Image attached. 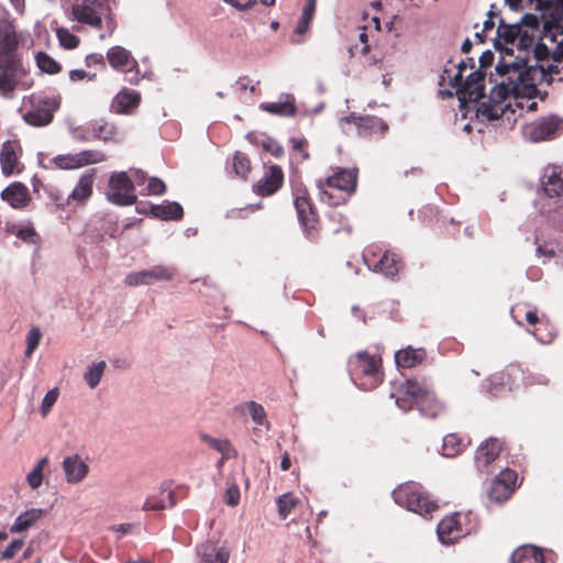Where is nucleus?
Here are the masks:
<instances>
[{
  "instance_id": "nucleus-1",
  "label": "nucleus",
  "mask_w": 563,
  "mask_h": 563,
  "mask_svg": "<svg viewBox=\"0 0 563 563\" xmlns=\"http://www.w3.org/2000/svg\"><path fill=\"white\" fill-rule=\"evenodd\" d=\"M496 70L504 77L498 84L500 98L509 95L534 98L538 92V85L549 81L552 74L559 73L558 65H528L526 59L516 60L511 64L498 63Z\"/></svg>"
},
{
  "instance_id": "nucleus-2",
  "label": "nucleus",
  "mask_w": 563,
  "mask_h": 563,
  "mask_svg": "<svg viewBox=\"0 0 563 563\" xmlns=\"http://www.w3.org/2000/svg\"><path fill=\"white\" fill-rule=\"evenodd\" d=\"M357 168H338L332 175L317 180L320 200L330 206H340L356 191Z\"/></svg>"
},
{
  "instance_id": "nucleus-3",
  "label": "nucleus",
  "mask_w": 563,
  "mask_h": 563,
  "mask_svg": "<svg viewBox=\"0 0 563 563\" xmlns=\"http://www.w3.org/2000/svg\"><path fill=\"white\" fill-rule=\"evenodd\" d=\"M33 86L29 68L22 57L0 58V96L13 99L15 91L27 90Z\"/></svg>"
},
{
  "instance_id": "nucleus-4",
  "label": "nucleus",
  "mask_w": 563,
  "mask_h": 563,
  "mask_svg": "<svg viewBox=\"0 0 563 563\" xmlns=\"http://www.w3.org/2000/svg\"><path fill=\"white\" fill-rule=\"evenodd\" d=\"M71 15L75 21L95 29L101 27L104 18L109 36L117 29V22L108 0H76L71 5Z\"/></svg>"
},
{
  "instance_id": "nucleus-5",
  "label": "nucleus",
  "mask_w": 563,
  "mask_h": 563,
  "mask_svg": "<svg viewBox=\"0 0 563 563\" xmlns=\"http://www.w3.org/2000/svg\"><path fill=\"white\" fill-rule=\"evenodd\" d=\"M60 96L32 93L23 99L21 111L23 120L31 126L42 128L51 124L55 112L60 108Z\"/></svg>"
},
{
  "instance_id": "nucleus-6",
  "label": "nucleus",
  "mask_w": 563,
  "mask_h": 563,
  "mask_svg": "<svg viewBox=\"0 0 563 563\" xmlns=\"http://www.w3.org/2000/svg\"><path fill=\"white\" fill-rule=\"evenodd\" d=\"M479 520L473 511H459L444 517L437 528L441 543L452 544L460 539L477 532Z\"/></svg>"
},
{
  "instance_id": "nucleus-7",
  "label": "nucleus",
  "mask_w": 563,
  "mask_h": 563,
  "mask_svg": "<svg viewBox=\"0 0 563 563\" xmlns=\"http://www.w3.org/2000/svg\"><path fill=\"white\" fill-rule=\"evenodd\" d=\"M363 261L371 271L379 273L390 280H396L405 267L400 254L378 244H369L365 247Z\"/></svg>"
},
{
  "instance_id": "nucleus-8",
  "label": "nucleus",
  "mask_w": 563,
  "mask_h": 563,
  "mask_svg": "<svg viewBox=\"0 0 563 563\" xmlns=\"http://www.w3.org/2000/svg\"><path fill=\"white\" fill-rule=\"evenodd\" d=\"M349 368L355 384L364 390L377 387L383 380L382 358L367 352H358L352 356Z\"/></svg>"
},
{
  "instance_id": "nucleus-9",
  "label": "nucleus",
  "mask_w": 563,
  "mask_h": 563,
  "mask_svg": "<svg viewBox=\"0 0 563 563\" xmlns=\"http://www.w3.org/2000/svg\"><path fill=\"white\" fill-rule=\"evenodd\" d=\"M393 498L397 505L421 516L431 515L439 508L437 501L430 499L424 488L415 482L399 485L394 489Z\"/></svg>"
},
{
  "instance_id": "nucleus-10",
  "label": "nucleus",
  "mask_w": 563,
  "mask_h": 563,
  "mask_svg": "<svg viewBox=\"0 0 563 563\" xmlns=\"http://www.w3.org/2000/svg\"><path fill=\"white\" fill-rule=\"evenodd\" d=\"M292 195L298 221L308 238L314 239L319 232V216L317 208L305 187H295Z\"/></svg>"
},
{
  "instance_id": "nucleus-11",
  "label": "nucleus",
  "mask_w": 563,
  "mask_h": 563,
  "mask_svg": "<svg viewBox=\"0 0 563 563\" xmlns=\"http://www.w3.org/2000/svg\"><path fill=\"white\" fill-rule=\"evenodd\" d=\"M134 184L125 172L113 173L109 178L107 198L118 206H132L136 202Z\"/></svg>"
},
{
  "instance_id": "nucleus-12",
  "label": "nucleus",
  "mask_w": 563,
  "mask_h": 563,
  "mask_svg": "<svg viewBox=\"0 0 563 563\" xmlns=\"http://www.w3.org/2000/svg\"><path fill=\"white\" fill-rule=\"evenodd\" d=\"M430 389V385L424 380L406 379L398 386L396 394H393V396H395L396 404L401 410L409 411L417 406L419 400H421Z\"/></svg>"
},
{
  "instance_id": "nucleus-13",
  "label": "nucleus",
  "mask_w": 563,
  "mask_h": 563,
  "mask_svg": "<svg viewBox=\"0 0 563 563\" xmlns=\"http://www.w3.org/2000/svg\"><path fill=\"white\" fill-rule=\"evenodd\" d=\"M561 132H563V119L554 114L539 118L526 128L527 135L533 142L554 139Z\"/></svg>"
},
{
  "instance_id": "nucleus-14",
  "label": "nucleus",
  "mask_w": 563,
  "mask_h": 563,
  "mask_svg": "<svg viewBox=\"0 0 563 563\" xmlns=\"http://www.w3.org/2000/svg\"><path fill=\"white\" fill-rule=\"evenodd\" d=\"M518 474L510 468L503 470L492 482L487 492L490 501L503 504L510 498L515 492Z\"/></svg>"
},
{
  "instance_id": "nucleus-15",
  "label": "nucleus",
  "mask_w": 563,
  "mask_h": 563,
  "mask_svg": "<svg viewBox=\"0 0 563 563\" xmlns=\"http://www.w3.org/2000/svg\"><path fill=\"white\" fill-rule=\"evenodd\" d=\"M106 161V155L99 150H84L75 154L56 156L53 162L60 169H77Z\"/></svg>"
},
{
  "instance_id": "nucleus-16",
  "label": "nucleus",
  "mask_w": 563,
  "mask_h": 563,
  "mask_svg": "<svg viewBox=\"0 0 563 563\" xmlns=\"http://www.w3.org/2000/svg\"><path fill=\"white\" fill-rule=\"evenodd\" d=\"M485 74L482 70L471 73L464 84H460L456 93L461 102H478L485 97Z\"/></svg>"
},
{
  "instance_id": "nucleus-17",
  "label": "nucleus",
  "mask_w": 563,
  "mask_h": 563,
  "mask_svg": "<svg viewBox=\"0 0 563 563\" xmlns=\"http://www.w3.org/2000/svg\"><path fill=\"white\" fill-rule=\"evenodd\" d=\"M284 184V172L278 165L265 167L262 178L253 185V191L261 196L267 197L276 194Z\"/></svg>"
},
{
  "instance_id": "nucleus-18",
  "label": "nucleus",
  "mask_w": 563,
  "mask_h": 563,
  "mask_svg": "<svg viewBox=\"0 0 563 563\" xmlns=\"http://www.w3.org/2000/svg\"><path fill=\"white\" fill-rule=\"evenodd\" d=\"M503 449V442L497 438L484 441L475 452L474 463L476 468L482 473L487 472V467L498 459Z\"/></svg>"
},
{
  "instance_id": "nucleus-19",
  "label": "nucleus",
  "mask_w": 563,
  "mask_h": 563,
  "mask_svg": "<svg viewBox=\"0 0 563 563\" xmlns=\"http://www.w3.org/2000/svg\"><path fill=\"white\" fill-rule=\"evenodd\" d=\"M20 145L14 141H5L0 152L1 170L4 176L20 174L23 165L20 162Z\"/></svg>"
},
{
  "instance_id": "nucleus-20",
  "label": "nucleus",
  "mask_w": 563,
  "mask_h": 563,
  "mask_svg": "<svg viewBox=\"0 0 563 563\" xmlns=\"http://www.w3.org/2000/svg\"><path fill=\"white\" fill-rule=\"evenodd\" d=\"M19 44L14 25L8 20L0 19V58L20 57Z\"/></svg>"
},
{
  "instance_id": "nucleus-21",
  "label": "nucleus",
  "mask_w": 563,
  "mask_h": 563,
  "mask_svg": "<svg viewBox=\"0 0 563 563\" xmlns=\"http://www.w3.org/2000/svg\"><path fill=\"white\" fill-rule=\"evenodd\" d=\"M346 121L354 123L362 136L384 135L388 131V124L383 119L374 115L356 117L351 114L346 118Z\"/></svg>"
},
{
  "instance_id": "nucleus-22",
  "label": "nucleus",
  "mask_w": 563,
  "mask_h": 563,
  "mask_svg": "<svg viewBox=\"0 0 563 563\" xmlns=\"http://www.w3.org/2000/svg\"><path fill=\"white\" fill-rule=\"evenodd\" d=\"M499 40H503L506 44H515L518 40V46L522 48H527L533 42L532 37L528 36L526 32H522L520 25H508L504 22V20H500L497 27L496 45L498 44Z\"/></svg>"
},
{
  "instance_id": "nucleus-23",
  "label": "nucleus",
  "mask_w": 563,
  "mask_h": 563,
  "mask_svg": "<svg viewBox=\"0 0 563 563\" xmlns=\"http://www.w3.org/2000/svg\"><path fill=\"white\" fill-rule=\"evenodd\" d=\"M62 465L66 481L69 484L82 482L89 473V466L78 454L66 456Z\"/></svg>"
},
{
  "instance_id": "nucleus-24",
  "label": "nucleus",
  "mask_w": 563,
  "mask_h": 563,
  "mask_svg": "<svg viewBox=\"0 0 563 563\" xmlns=\"http://www.w3.org/2000/svg\"><path fill=\"white\" fill-rule=\"evenodd\" d=\"M1 199L14 209H23L30 203L31 196L24 184L15 181L2 190Z\"/></svg>"
},
{
  "instance_id": "nucleus-25",
  "label": "nucleus",
  "mask_w": 563,
  "mask_h": 563,
  "mask_svg": "<svg viewBox=\"0 0 563 563\" xmlns=\"http://www.w3.org/2000/svg\"><path fill=\"white\" fill-rule=\"evenodd\" d=\"M505 98H500L498 93V85L494 87L492 90V95L488 98V100L482 101L478 106L477 111L486 117L488 120H497L501 118V115L505 112V109L507 108L506 104H504Z\"/></svg>"
},
{
  "instance_id": "nucleus-26",
  "label": "nucleus",
  "mask_w": 563,
  "mask_h": 563,
  "mask_svg": "<svg viewBox=\"0 0 563 563\" xmlns=\"http://www.w3.org/2000/svg\"><path fill=\"white\" fill-rule=\"evenodd\" d=\"M148 209L153 217L164 221H178L184 217V209L176 201H165L162 205L151 203Z\"/></svg>"
},
{
  "instance_id": "nucleus-27",
  "label": "nucleus",
  "mask_w": 563,
  "mask_h": 563,
  "mask_svg": "<svg viewBox=\"0 0 563 563\" xmlns=\"http://www.w3.org/2000/svg\"><path fill=\"white\" fill-rule=\"evenodd\" d=\"M107 59L110 66L117 70L136 67L137 60L122 46H113L107 52Z\"/></svg>"
},
{
  "instance_id": "nucleus-28",
  "label": "nucleus",
  "mask_w": 563,
  "mask_h": 563,
  "mask_svg": "<svg viewBox=\"0 0 563 563\" xmlns=\"http://www.w3.org/2000/svg\"><path fill=\"white\" fill-rule=\"evenodd\" d=\"M427 357V352L424 349H413L411 346H407L405 349L399 350L395 354V362L397 366L402 368H412L424 362Z\"/></svg>"
},
{
  "instance_id": "nucleus-29",
  "label": "nucleus",
  "mask_w": 563,
  "mask_h": 563,
  "mask_svg": "<svg viewBox=\"0 0 563 563\" xmlns=\"http://www.w3.org/2000/svg\"><path fill=\"white\" fill-rule=\"evenodd\" d=\"M176 504L174 493L167 488H161V490L156 494L150 495L142 509L145 511L148 510H165L167 508L174 507Z\"/></svg>"
},
{
  "instance_id": "nucleus-30",
  "label": "nucleus",
  "mask_w": 563,
  "mask_h": 563,
  "mask_svg": "<svg viewBox=\"0 0 563 563\" xmlns=\"http://www.w3.org/2000/svg\"><path fill=\"white\" fill-rule=\"evenodd\" d=\"M510 563H545V559L540 548L526 544L512 552Z\"/></svg>"
},
{
  "instance_id": "nucleus-31",
  "label": "nucleus",
  "mask_w": 563,
  "mask_h": 563,
  "mask_svg": "<svg viewBox=\"0 0 563 563\" xmlns=\"http://www.w3.org/2000/svg\"><path fill=\"white\" fill-rule=\"evenodd\" d=\"M96 177V169L82 174L69 198L76 201H85L92 195V186Z\"/></svg>"
},
{
  "instance_id": "nucleus-32",
  "label": "nucleus",
  "mask_w": 563,
  "mask_h": 563,
  "mask_svg": "<svg viewBox=\"0 0 563 563\" xmlns=\"http://www.w3.org/2000/svg\"><path fill=\"white\" fill-rule=\"evenodd\" d=\"M141 95L134 90H122L114 99V106L118 113H129L132 109L139 107Z\"/></svg>"
},
{
  "instance_id": "nucleus-33",
  "label": "nucleus",
  "mask_w": 563,
  "mask_h": 563,
  "mask_svg": "<svg viewBox=\"0 0 563 563\" xmlns=\"http://www.w3.org/2000/svg\"><path fill=\"white\" fill-rule=\"evenodd\" d=\"M417 409L428 418L438 417L444 409L443 404L437 398L432 389L417 404Z\"/></svg>"
},
{
  "instance_id": "nucleus-34",
  "label": "nucleus",
  "mask_w": 563,
  "mask_h": 563,
  "mask_svg": "<svg viewBox=\"0 0 563 563\" xmlns=\"http://www.w3.org/2000/svg\"><path fill=\"white\" fill-rule=\"evenodd\" d=\"M201 439L210 448L222 454L220 464H222L227 460L235 459L238 456V451L232 446L231 442L228 439H217L208 434H202Z\"/></svg>"
},
{
  "instance_id": "nucleus-35",
  "label": "nucleus",
  "mask_w": 563,
  "mask_h": 563,
  "mask_svg": "<svg viewBox=\"0 0 563 563\" xmlns=\"http://www.w3.org/2000/svg\"><path fill=\"white\" fill-rule=\"evenodd\" d=\"M261 109L280 117H294L297 112L295 100L290 96L285 101L262 103Z\"/></svg>"
},
{
  "instance_id": "nucleus-36",
  "label": "nucleus",
  "mask_w": 563,
  "mask_h": 563,
  "mask_svg": "<svg viewBox=\"0 0 563 563\" xmlns=\"http://www.w3.org/2000/svg\"><path fill=\"white\" fill-rule=\"evenodd\" d=\"M43 510L42 509H30L18 516L14 523L10 528V532L20 533L26 531L30 527H32L37 520L42 518Z\"/></svg>"
},
{
  "instance_id": "nucleus-37",
  "label": "nucleus",
  "mask_w": 563,
  "mask_h": 563,
  "mask_svg": "<svg viewBox=\"0 0 563 563\" xmlns=\"http://www.w3.org/2000/svg\"><path fill=\"white\" fill-rule=\"evenodd\" d=\"M229 558V550L213 544H206L200 551V563H228Z\"/></svg>"
},
{
  "instance_id": "nucleus-38",
  "label": "nucleus",
  "mask_w": 563,
  "mask_h": 563,
  "mask_svg": "<svg viewBox=\"0 0 563 563\" xmlns=\"http://www.w3.org/2000/svg\"><path fill=\"white\" fill-rule=\"evenodd\" d=\"M358 44H354L349 48L350 56L353 57L356 54H361L366 57V63L368 65H376L380 59L375 56H368L371 46L368 44V35L365 27H363L358 34Z\"/></svg>"
},
{
  "instance_id": "nucleus-39",
  "label": "nucleus",
  "mask_w": 563,
  "mask_h": 563,
  "mask_svg": "<svg viewBox=\"0 0 563 563\" xmlns=\"http://www.w3.org/2000/svg\"><path fill=\"white\" fill-rule=\"evenodd\" d=\"M543 189L549 197H556L563 202V173L553 170L544 181Z\"/></svg>"
},
{
  "instance_id": "nucleus-40",
  "label": "nucleus",
  "mask_w": 563,
  "mask_h": 563,
  "mask_svg": "<svg viewBox=\"0 0 563 563\" xmlns=\"http://www.w3.org/2000/svg\"><path fill=\"white\" fill-rule=\"evenodd\" d=\"M530 332L542 344L552 343L556 336L554 325L547 318L541 320Z\"/></svg>"
},
{
  "instance_id": "nucleus-41",
  "label": "nucleus",
  "mask_w": 563,
  "mask_h": 563,
  "mask_svg": "<svg viewBox=\"0 0 563 563\" xmlns=\"http://www.w3.org/2000/svg\"><path fill=\"white\" fill-rule=\"evenodd\" d=\"M465 448L466 444L463 439L456 433H450L443 438L442 451L444 456L454 457L461 454Z\"/></svg>"
},
{
  "instance_id": "nucleus-42",
  "label": "nucleus",
  "mask_w": 563,
  "mask_h": 563,
  "mask_svg": "<svg viewBox=\"0 0 563 563\" xmlns=\"http://www.w3.org/2000/svg\"><path fill=\"white\" fill-rule=\"evenodd\" d=\"M276 504L278 516L282 519H286L300 504V499L292 493H285L277 498Z\"/></svg>"
},
{
  "instance_id": "nucleus-43",
  "label": "nucleus",
  "mask_w": 563,
  "mask_h": 563,
  "mask_svg": "<svg viewBox=\"0 0 563 563\" xmlns=\"http://www.w3.org/2000/svg\"><path fill=\"white\" fill-rule=\"evenodd\" d=\"M144 271H145V275L150 282V285H152L156 282H161V280L169 282L174 278V276L176 274V268H174L172 266H164V265H156L150 269H144Z\"/></svg>"
},
{
  "instance_id": "nucleus-44",
  "label": "nucleus",
  "mask_w": 563,
  "mask_h": 563,
  "mask_svg": "<svg viewBox=\"0 0 563 563\" xmlns=\"http://www.w3.org/2000/svg\"><path fill=\"white\" fill-rule=\"evenodd\" d=\"M232 167L235 175L242 179H246L251 173V161L246 154L236 152L232 159Z\"/></svg>"
},
{
  "instance_id": "nucleus-45",
  "label": "nucleus",
  "mask_w": 563,
  "mask_h": 563,
  "mask_svg": "<svg viewBox=\"0 0 563 563\" xmlns=\"http://www.w3.org/2000/svg\"><path fill=\"white\" fill-rule=\"evenodd\" d=\"M92 136L101 141H110L117 135V128L113 123L97 122L92 125Z\"/></svg>"
},
{
  "instance_id": "nucleus-46",
  "label": "nucleus",
  "mask_w": 563,
  "mask_h": 563,
  "mask_svg": "<svg viewBox=\"0 0 563 563\" xmlns=\"http://www.w3.org/2000/svg\"><path fill=\"white\" fill-rule=\"evenodd\" d=\"M511 316L518 324H522L521 317L525 318L526 322L533 328L544 318H540L536 310H527L523 312V307L517 305L511 308Z\"/></svg>"
},
{
  "instance_id": "nucleus-47",
  "label": "nucleus",
  "mask_w": 563,
  "mask_h": 563,
  "mask_svg": "<svg viewBox=\"0 0 563 563\" xmlns=\"http://www.w3.org/2000/svg\"><path fill=\"white\" fill-rule=\"evenodd\" d=\"M35 59L38 68L44 73L54 75L62 70V66L45 52H38Z\"/></svg>"
},
{
  "instance_id": "nucleus-48",
  "label": "nucleus",
  "mask_w": 563,
  "mask_h": 563,
  "mask_svg": "<svg viewBox=\"0 0 563 563\" xmlns=\"http://www.w3.org/2000/svg\"><path fill=\"white\" fill-rule=\"evenodd\" d=\"M56 36L58 38L59 44L66 48V49H74L76 48L80 40L77 35L73 34L66 27H57L56 29Z\"/></svg>"
},
{
  "instance_id": "nucleus-49",
  "label": "nucleus",
  "mask_w": 563,
  "mask_h": 563,
  "mask_svg": "<svg viewBox=\"0 0 563 563\" xmlns=\"http://www.w3.org/2000/svg\"><path fill=\"white\" fill-rule=\"evenodd\" d=\"M48 463L47 457H42L32 472L26 476L27 484L31 488L36 489L42 485L43 482V470Z\"/></svg>"
},
{
  "instance_id": "nucleus-50",
  "label": "nucleus",
  "mask_w": 563,
  "mask_h": 563,
  "mask_svg": "<svg viewBox=\"0 0 563 563\" xmlns=\"http://www.w3.org/2000/svg\"><path fill=\"white\" fill-rule=\"evenodd\" d=\"M106 368V362L100 361L96 365L89 367L87 373L85 374V380L88 384L90 388H96L98 384L100 383V379L102 377V374Z\"/></svg>"
},
{
  "instance_id": "nucleus-51",
  "label": "nucleus",
  "mask_w": 563,
  "mask_h": 563,
  "mask_svg": "<svg viewBox=\"0 0 563 563\" xmlns=\"http://www.w3.org/2000/svg\"><path fill=\"white\" fill-rule=\"evenodd\" d=\"M243 406L246 408L254 423L263 426L266 422V411L261 404L247 401Z\"/></svg>"
},
{
  "instance_id": "nucleus-52",
  "label": "nucleus",
  "mask_w": 563,
  "mask_h": 563,
  "mask_svg": "<svg viewBox=\"0 0 563 563\" xmlns=\"http://www.w3.org/2000/svg\"><path fill=\"white\" fill-rule=\"evenodd\" d=\"M42 333L38 328H32L26 335V351L25 356L30 357L34 350L38 346Z\"/></svg>"
},
{
  "instance_id": "nucleus-53",
  "label": "nucleus",
  "mask_w": 563,
  "mask_h": 563,
  "mask_svg": "<svg viewBox=\"0 0 563 563\" xmlns=\"http://www.w3.org/2000/svg\"><path fill=\"white\" fill-rule=\"evenodd\" d=\"M124 283L128 286L150 285V282L145 275V271L133 272L128 274L124 279Z\"/></svg>"
},
{
  "instance_id": "nucleus-54",
  "label": "nucleus",
  "mask_w": 563,
  "mask_h": 563,
  "mask_svg": "<svg viewBox=\"0 0 563 563\" xmlns=\"http://www.w3.org/2000/svg\"><path fill=\"white\" fill-rule=\"evenodd\" d=\"M165 192L166 185L162 179L157 177H152L148 179L147 195L161 196L164 195Z\"/></svg>"
},
{
  "instance_id": "nucleus-55",
  "label": "nucleus",
  "mask_w": 563,
  "mask_h": 563,
  "mask_svg": "<svg viewBox=\"0 0 563 563\" xmlns=\"http://www.w3.org/2000/svg\"><path fill=\"white\" fill-rule=\"evenodd\" d=\"M24 541L22 539L13 540L2 552L1 560L13 559L16 553L22 549Z\"/></svg>"
},
{
  "instance_id": "nucleus-56",
  "label": "nucleus",
  "mask_w": 563,
  "mask_h": 563,
  "mask_svg": "<svg viewBox=\"0 0 563 563\" xmlns=\"http://www.w3.org/2000/svg\"><path fill=\"white\" fill-rule=\"evenodd\" d=\"M455 73L453 77H450V87H459L462 82L463 73L468 68L465 60H461L457 65H453Z\"/></svg>"
},
{
  "instance_id": "nucleus-57",
  "label": "nucleus",
  "mask_w": 563,
  "mask_h": 563,
  "mask_svg": "<svg viewBox=\"0 0 563 563\" xmlns=\"http://www.w3.org/2000/svg\"><path fill=\"white\" fill-rule=\"evenodd\" d=\"M455 73L453 77H450V87H459L462 82L463 73L468 68L465 60H461L457 65H453Z\"/></svg>"
},
{
  "instance_id": "nucleus-58",
  "label": "nucleus",
  "mask_w": 563,
  "mask_h": 563,
  "mask_svg": "<svg viewBox=\"0 0 563 563\" xmlns=\"http://www.w3.org/2000/svg\"><path fill=\"white\" fill-rule=\"evenodd\" d=\"M263 148L272 154L276 158H280L284 155L283 146L273 139H267L262 144Z\"/></svg>"
},
{
  "instance_id": "nucleus-59",
  "label": "nucleus",
  "mask_w": 563,
  "mask_h": 563,
  "mask_svg": "<svg viewBox=\"0 0 563 563\" xmlns=\"http://www.w3.org/2000/svg\"><path fill=\"white\" fill-rule=\"evenodd\" d=\"M16 236L26 243L35 244L38 240V235L33 227L21 228L16 232Z\"/></svg>"
},
{
  "instance_id": "nucleus-60",
  "label": "nucleus",
  "mask_w": 563,
  "mask_h": 563,
  "mask_svg": "<svg viewBox=\"0 0 563 563\" xmlns=\"http://www.w3.org/2000/svg\"><path fill=\"white\" fill-rule=\"evenodd\" d=\"M533 56L536 59V65H544V62H548L550 52L545 44L538 43L533 48Z\"/></svg>"
},
{
  "instance_id": "nucleus-61",
  "label": "nucleus",
  "mask_w": 563,
  "mask_h": 563,
  "mask_svg": "<svg viewBox=\"0 0 563 563\" xmlns=\"http://www.w3.org/2000/svg\"><path fill=\"white\" fill-rule=\"evenodd\" d=\"M57 397H58V391L57 389H52L49 390L43 401H42V406H41V410H42V413L43 415H46L51 408L54 406V404L56 402L57 400Z\"/></svg>"
},
{
  "instance_id": "nucleus-62",
  "label": "nucleus",
  "mask_w": 563,
  "mask_h": 563,
  "mask_svg": "<svg viewBox=\"0 0 563 563\" xmlns=\"http://www.w3.org/2000/svg\"><path fill=\"white\" fill-rule=\"evenodd\" d=\"M225 503L229 506H236L240 501V489L238 485L230 486L224 495Z\"/></svg>"
},
{
  "instance_id": "nucleus-63",
  "label": "nucleus",
  "mask_w": 563,
  "mask_h": 563,
  "mask_svg": "<svg viewBox=\"0 0 563 563\" xmlns=\"http://www.w3.org/2000/svg\"><path fill=\"white\" fill-rule=\"evenodd\" d=\"M85 63L88 67L99 66L101 69L106 68V62L102 54L92 53L86 56Z\"/></svg>"
},
{
  "instance_id": "nucleus-64",
  "label": "nucleus",
  "mask_w": 563,
  "mask_h": 563,
  "mask_svg": "<svg viewBox=\"0 0 563 563\" xmlns=\"http://www.w3.org/2000/svg\"><path fill=\"white\" fill-rule=\"evenodd\" d=\"M96 74H89L82 69H74L69 73V79L71 81H80V80H95Z\"/></svg>"
}]
</instances>
